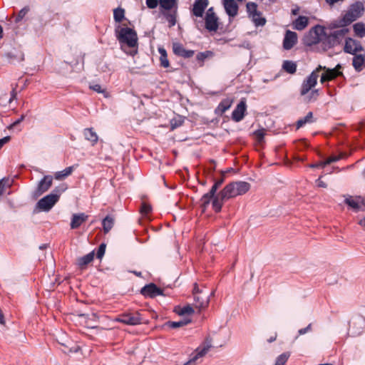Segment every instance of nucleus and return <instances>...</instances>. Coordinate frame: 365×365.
I'll list each match as a JSON object with an SVG mask.
<instances>
[{"instance_id": "f257e3e1", "label": "nucleus", "mask_w": 365, "mask_h": 365, "mask_svg": "<svg viewBox=\"0 0 365 365\" xmlns=\"http://www.w3.org/2000/svg\"><path fill=\"white\" fill-rule=\"evenodd\" d=\"M250 189V184L245 181H236L227 184L213 200L212 208L218 212L221 210L223 201L245 194Z\"/></svg>"}, {"instance_id": "f03ea898", "label": "nucleus", "mask_w": 365, "mask_h": 365, "mask_svg": "<svg viewBox=\"0 0 365 365\" xmlns=\"http://www.w3.org/2000/svg\"><path fill=\"white\" fill-rule=\"evenodd\" d=\"M326 70V73H323L321 77V82L324 83L327 81H330L339 74L340 72H338L335 68L334 69H327L326 67H322L319 66L316 71H313L306 80H304L302 83L300 93L302 96L306 95L313 87L317 84L318 74L317 72L320 70Z\"/></svg>"}, {"instance_id": "7ed1b4c3", "label": "nucleus", "mask_w": 365, "mask_h": 365, "mask_svg": "<svg viewBox=\"0 0 365 365\" xmlns=\"http://www.w3.org/2000/svg\"><path fill=\"white\" fill-rule=\"evenodd\" d=\"M364 12V6L362 2L356 1L350 5L349 9L340 21L341 26H346L355 21L362 16Z\"/></svg>"}, {"instance_id": "20e7f679", "label": "nucleus", "mask_w": 365, "mask_h": 365, "mask_svg": "<svg viewBox=\"0 0 365 365\" xmlns=\"http://www.w3.org/2000/svg\"><path fill=\"white\" fill-rule=\"evenodd\" d=\"M113 321L129 326H136L143 323L141 314L138 311H126L114 318Z\"/></svg>"}, {"instance_id": "39448f33", "label": "nucleus", "mask_w": 365, "mask_h": 365, "mask_svg": "<svg viewBox=\"0 0 365 365\" xmlns=\"http://www.w3.org/2000/svg\"><path fill=\"white\" fill-rule=\"evenodd\" d=\"M118 41L126 44L130 48H135L138 45V36L136 32L128 27L121 28L117 34Z\"/></svg>"}, {"instance_id": "423d86ee", "label": "nucleus", "mask_w": 365, "mask_h": 365, "mask_svg": "<svg viewBox=\"0 0 365 365\" xmlns=\"http://www.w3.org/2000/svg\"><path fill=\"white\" fill-rule=\"evenodd\" d=\"M211 347H212V340L208 336L205 339L202 344L196 349L195 355L183 365H195L197 360L204 356Z\"/></svg>"}, {"instance_id": "0eeeda50", "label": "nucleus", "mask_w": 365, "mask_h": 365, "mask_svg": "<svg viewBox=\"0 0 365 365\" xmlns=\"http://www.w3.org/2000/svg\"><path fill=\"white\" fill-rule=\"evenodd\" d=\"M341 26L339 29L334 31L326 36L324 43L328 47L331 48L339 44L348 33V29L345 28L344 26Z\"/></svg>"}, {"instance_id": "6e6552de", "label": "nucleus", "mask_w": 365, "mask_h": 365, "mask_svg": "<svg viewBox=\"0 0 365 365\" xmlns=\"http://www.w3.org/2000/svg\"><path fill=\"white\" fill-rule=\"evenodd\" d=\"M218 18L212 7L207 9L205 17V28L209 31H217L218 29Z\"/></svg>"}, {"instance_id": "1a4fd4ad", "label": "nucleus", "mask_w": 365, "mask_h": 365, "mask_svg": "<svg viewBox=\"0 0 365 365\" xmlns=\"http://www.w3.org/2000/svg\"><path fill=\"white\" fill-rule=\"evenodd\" d=\"M53 183V176L45 175L38 183L34 192V196L39 197L49 190Z\"/></svg>"}, {"instance_id": "9d476101", "label": "nucleus", "mask_w": 365, "mask_h": 365, "mask_svg": "<svg viewBox=\"0 0 365 365\" xmlns=\"http://www.w3.org/2000/svg\"><path fill=\"white\" fill-rule=\"evenodd\" d=\"M344 51L347 53L355 55L358 52L364 51V48L359 41L348 38L345 41Z\"/></svg>"}, {"instance_id": "9b49d317", "label": "nucleus", "mask_w": 365, "mask_h": 365, "mask_svg": "<svg viewBox=\"0 0 365 365\" xmlns=\"http://www.w3.org/2000/svg\"><path fill=\"white\" fill-rule=\"evenodd\" d=\"M57 202L55 196L48 194L38 200L37 207L42 211L48 212Z\"/></svg>"}, {"instance_id": "f8f14e48", "label": "nucleus", "mask_w": 365, "mask_h": 365, "mask_svg": "<svg viewBox=\"0 0 365 365\" xmlns=\"http://www.w3.org/2000/svg\"><path fill=\"white\" fill-rule=\"evenodd\" d=\"M218 187H219L215 183H214V185L211 187L210 192H208L207 193H205L202 197L200 202H201V206H202L203 210H205L207 207L210 201L212 200V202L213 200L217 196V195H215V193H216Z\"/></svg>"}, {"instance_id": "ddd939ff", "label": "nucleus", "mask_w": 365, "mask_h": 365, "mask_svg": "<svg viewBox=\"0 0 365 365\" xmlns=\"http://www.w3.org/2000/svg\"><path fill=\"white\" fill-rule=\"evenodd\" d=\"M218 187H219L215 183H214V185L211 187L210 192H208L207 193H205L202 197L200 202H201V206H202L203 210H205L207 207L210 201L212 200V202L213 200L217 196V195H215V193H216Z\"/></svg>"}, {"instance_id": "4468645a", "label": "nucleus", "mask_w": 365, "mask_h": 365, "mask_svg": "<svg viewBox=\"0 0 365 365\" xmlns=\"http://www.w3.org/2000/svg\"><path fill=\"white\" fill-rule=\"evenodd\" d=\"M141 293L145 297L153 298L156 296L163 295V290L155 284L150 283L142 288Z\"/></svg>"}, {"instance_id": "2eb2a0df", "label": "nucleus", "mask_w": 365, "mask_h": 365, "mask_svg": "<svg viewBox=\"0 0 365 365\" xmlns=\"http://www.w3.org/2000/svg\"><path fill=\"white\" fill-rule=\"evenodd\" d=\"M246 108H247L246 102L245 101H241L237 104V106H236L235 110L232 111V120H235V122L241 121L245 116V113L246 111Z\"/></svg>"}, {"instance_id": "dca6fc26", "label": "nucleus", "mask_w": 365, "mask_h": 365, "mask_svg": "<svg viewBox=\"0 0 365 365\" xmlns=\"http://www.w3.org/2000/svg\"><path fill=\"white\" fill-rule=\"evenodd\" d=\"M297 42V35L295 32L287 31L283 40V47L285 50L291 49Z\"/></svg>"}, {"instance_id": "f3484780", "label": "nucleus", "mask_w": 365, "mask_h": 365, "mask_svg": "<svg viewBox=\"0 0 365 365\" xmlns=\"http://www.w3.org/2000/svg\"><path fill=\"white\" fill-rule=\"evenodd\" d=\"M208 6V0H195L192 12L197 17H202L205 9Z\"/></svg>"}, {"instance_id": "a211bd4d", "label": "nucleus", "mask_w": 365, "mask_h": 365, "mask_svg": "<svg viewBox=\"0 0 365 365\" xmlns=\"http://www.w3.org/2000/svg\"><path fill=\"white\" fill-rule=\"evenodd\" d=\"M195 307L199 309H204L208 306L210 296L207 293L195 294L194 296Z\"/></svg>"}, {"instance_id": "6ab92c4d", "label": "nucleus", "mask_w": 365, "mask_h": 365, "mask_svg": "<svg viewBox=\"0 0 365 365\" xmlns=\"http://www.w3.org/2000/svg\"><path fill=\"white\" fill-rule=\"evenodd\" d=\"M223 5L230 17H235L238 12V5L234 0H224Z\"/></svg>"}, {"instance_id": "aec40b11", "label": "nucleus", "mask_w": 365, "mask_h": 365, "mask_svg": "<svg viewBox=\"0 0 365 365\" xmlns=\"http://www.w3.org/2000/svg\"><path fill=\"white\" fill-rule=\"evenodd\" d=\"M344 202L353 210L357 211L360 208L361 202H364V199L361 197H353L348 195L345 197Z\"/></svg>"}, {"instance_id": "412c9836", "label": "nucleus", "mask_w": 365, "mask_h": 365, "mask_svg": "<svg viewBox=\"0 0 365 365\" xmlns=\"http://www.w3.org/2000/svg\"><path fill=\"white\" fill-rule=\"evenodd\" d=\"M160 8L162 11H169L178 9V0H159Z\"/></svg>"}, {"instance_id": "4be33fe9", "label": "nucleus", "mask_w": 365, "mask_h": 365, "mask_svg": "<svg viewBox=\"0 0 365 365\" xmlns=\"http://www.w3.org/2000/svg\"><path fill=\"white\" fill-rule=\"evenodd\" d=\"M88 216L84 213L74 214L72 216L71 222V228L76 229L81 226V225L86 221Z\"/></svg>"}, {"instance_id": "5701e85b", "label": "nucleus", "mask_w": 365, "mask_h": 365, "mask_svg": "<svg viewBox=\"0 0 365 365\" xmlns=\"http://www.w3.org/2000/svg\"><path fill=\"white\" fill-rule=\"evenodd\" d=\"M352 65L356 71H361L365 67V56L357 53L354 55Z\"/></svg>"}, {"instance_id": "b1692460", "label": "nucleus", "mask_w": 365, "mask_h": 365, "mask_svg": "<svg viewBox=\"0 0 365 365\" xmlns=\"http://www.w3.org/2000/svg\"><path fill=\"white\" fill-rule=\"evenodd\" d=\"M294 29L302 31L306 28L308 24V18L304 16H299L294 22Z\"/></svg>"}, {"instance_id": "393cba45", "label": "nucleus", "mask_w": 365, "mask_h": 365, "mask_svg": "<svg viewBox=\"0 0 365 365\" xmlns=\"http://www.w3.org/2000/svg\"><path fill=\"white\" fill-rule=\"evenodd\" d=\"M94 258V251L91 252L90 253L80 257L78 259V264L81 267H84L90 262L93 260Z\"/></svg>"}, {"instance_id": "a878e982", "label": "nucleus", "mask_w": 365, "mask_h": 365, "mask_svg": "<svg viewBox=\"0 0 365 365\" xmlns=\"http://www.w3.org/2000/svg\"><path fill=\"white\" fill-rule=\"evenodd\" d=\"M83 135L86 139L91 142L93 145L96 143L98 140V137L96 133L93 130V128L84 129Z\"/></svg>"}, {"instance_id": "bb28decb", "label": "nucleus", "mask_w": 365, "mask_h": 365, "mask_svg": "<svg viewBox=\"0 0 365 365\" xmlns=\"http://www.w3.org/2000/svg\"><path fill=\"white\" fill-rule=\"evenodd\" d=\"M73 171V166H70L61 171L56 172L54 174V178L56 180H61L66 177L69 176L72 172Z\"/></svg>"}, {"instance_id": "cd10ccee", "label": "nucleus", "mask_w": 365, "mask_h": 365, "mask_svg": "<svg viewBox=\"0 0 365 365\" xmlns=\"http://www.w3.org/2000/svg\"><path fill=\"white\" fill-rule=\"evenodd\" d=\"M162 14L165 17L167 21L169 24V26H174L176 24V17H177V10H173L171 12L168 11H162Z\"/></svg>"}, {"instance_id": "c85d7f7f", "label": "nucleus", "mask_w": 365, "mask_h": 365, "mask_svg": "<svg viewBox=\"0 0 365 365\" xmlns=\"http://www.w3.org/2000/svg\"><path fill=\"white\" fill-rule=\"evenodd\" d=\"M114 218L107 215L102 221V225L105 233H108L113 227Z\"/></svg>"}, {"instance_id": "c756f323", "label": "nucleus", "mask_w": 365, "mask_h": 365, "mask_svg": "<svg viewBox=\"0 0 365 365\" xmlns=\"http://www.w3.org/2000/svg\"><path fill=\"white\" fill-rule=\"evenodd\" d=\"M282 68L288 73L293 74L296 72L297 64L292 61H284L282 64Z\"/></svg>"}, {"instance_id": "7c9ffc66", "label": "nucleus", "mask_w": 365, "mask_h": 365, "mask_svg": "<svg viewBox=\"0 0 365 365\" xmlns=\"http://www.w3.org/2000/svg\"><path fill=\"white\" fill-rule=\"evenodd\" d=\"M313 113L312 112H309L306 116L302 118H300L297 122V128L299 129L301 127L304 126L307 123H312Z\"/></svg>"}, {"instance_id": "2f4dec72", "label": "nucleus", "mask_w": 365, "mask_h": 365, "mask_svg": "<svg viewBox=\"0 0 365 365\" xmlns=\"http://www.w3.org/2000/svg\"><path fill=\"white\" fill-rule=\"evenodd\" d=\"M250 18L256 26H262L266 23V19L261 16L259 11L254 14Z\"/></svg>"}, {"instance_id": "473e14b6", "label": "nucleus", "mask_w": 365, "mask_h": 365, "mask_svg": "<svg viewBox=\"0 0 365 365\" xmlns=\"http://www.w3.org/2000/svg\"><path fill=\"white\" fill-rule=\"evenodd\" d=\"M66 189L67 185L66 184H61L56 187L50 194L55 196L56 200L58 201L60 196Z\"/></svg>"}, {"instance_id": "72a5a7b5", "label": "nucleus", "mask_w": 365, "mask_h": 365, "mask_svg": "<svg viewBox=\"0 0 365 365\" xmlns=\"http://www.w3.org/2000/svg\"><path fill=\"white\" fill-rule=\"evenodd\" d=\"M354 31L359 37L365 36V26L362 23H356L353 26Z\"/></svg>"}, {"instance_id": "f704fd0d", "label": "nucleus", "mask_w": 365, "mask_h": 365, "mask_svg": "<svg viewBox=\"0 0 365 365\" xmlns=\"http://www.w3.org/2000/svg\"><path fill=\"white\" fill-rule=\"evenodd\" d=\"M232 105V101L229 98L224 99L220 102L217 107V110L222 113L227 110Z\"/></svg>"}, {"instance_id": "c9c22d12", "label": "nucleus", "mask_w": 365, "mask_h": 365, "mask_svg": "<svg viewBox=\"0 0 365 365\" xmlns=\"http://www.w3.org/2000/svg\"><path fill=\"white\" fill-rule=\"evenodd\" d=\"M190 322H191L190 319H185L180 320L179 322H168L167 323V325L170 328L176 329V328H179L182 326L187 325L189 323H190Z\"/></svg>"}, {"instance_id": "e433bc0d", "label": "nucleus", "mask_w": 365, "mask_h": 365, "mask_svg": "<svg viewBox=\"0 0 365 365\" xmlns=\"http://www.w3.org/2000/svg\"><path fill=\"white\" fill-rule=\"evenodd\" d=\"M81 317H88V322H87V326L91 328H95L96 327V325H95L93 322H96L98 321V317L96 313H92L91 315L88 314H81Z\"/></svg>"}, {"instance_id": "4c0bfd02", "label": "nucleus", "mask_w": 365, "mask_h": 365, "mask_svg": "<svg viewBox=\"0 0 365 365\" xmlns=\"http://www.w3.org/2000/svg\"><path fill=\"white\" fill-rule=\"evenodd\" d=\"M124 16H125L124 9H123L121 8H117V9H114L113 18L116 22H118V23L121 22L122 20L124 19Z\"/></svg>"}, {"instance_id": "58836bf2", "label": "nucleus", "mask_w": 365, "mask_h": 365, "mask_svg": "<svg viewBox=\"0 0 365 365\" xmlns=\"http://www.w3.org/2000/svg\"><path fill=\"white\" fill-rule=\"evenodd\" d=\"M289 356L290 354L289 352L282 353L277 358L274 365H285Z\"/></svg>"}, {"instance_id": "ea45409f", "label": "nucleus", "mask_w": 365, "mask_h": 365, "mask_svg": "<svg viewBox=\"0 0 365 365\" xmlns=\"http://www.w3.org/2000/svg\"><path fill=\"white\" fill-rule=\"evenodd\" d=\"M176 312L179 315H185V314L189 315L194 312V309L191 305L187 304V305L183 307L182 308H180V309L178 311H176Z\"/></svg>"}, {"instance_id": "a19ab883", "label": "nucleus", "mask_w": 365, "mask_h": 365, "mask_svg": "<svg viewBox=\"0 0 365 365\" xmlns=\"http://www.w3.org/2000/svg\"><path fill=\"white\" fill-rule=\"evenodd\" d=\"M246 7L250 17L252 16L254 14L258 12L257 9V6L255 3L248 2Z\"/></svg>"}, {"instance_id": "79ce46f5", "label": "nucleus", "mask_w": 365, "mask_h": 365, "mask_svg": "<svg viewBox=\"0 0 365 365\" xmlns=\"http://www.w3.org/2000/svg\"><path fill=\"white\" fill-rule=\"evenodd\" d=\"M185 48L180 43H175L173 45V53L179 56H181Z\"/></svg>"}, {"instance_id": "37998d69", "label": "nucleus", "mask_w": 365, "mask_h": 365, "mask_svg": "<svg viewBox=\"0 0 365 365\" xmlns=\"http://www.w3.org/2000/svg\"><path fill=\"white\" fill-rule=\"evenodd\" d=\"M341 158V155H339V156H331L329 158H327L325 161L324 162H321V165H322L323 166H326L331 163H334V162H336L338 161L339 160H340Z\"/></svg>"}, {"instance_id": "c03bdc74", "label": "nucleus", "mask_w": 365, "mask_h": 365, "mask_svg": "<svg viewBox=\"0 0 365 365\" xmlns=\"http://www.w3.org/2000/svg\"><path fill=\"white\" fill-rule=\"evenodd\" d=\"M29 9L26 7L23 8L19 12L16 18V22H19L23 19V18L26 16V14L28 13Z\"/></svg>"}, {"instance_id": "a18cd8bd", "label": "nucleus", "mask_w": 365, "mask_h": 365, "mask_svg": "<svg viewBox=\"0 0 365 365\" xmlns=\"http://www.w3.org/2000/svg\"><path fill=\"white\" fill-rule=\"evenodd\" d=\"M105 252H106V245L103 243L99 246V247L98 249L97 254H96L97 258L101 259L103 257Z\"/></svg>"}, {"instance_id": "49530a36", "label": "nucleus", "mask_w": 365, "mask_h": 365, "mask_svg": "<svg viewBox=\"0 0 365 365\" xmlns=\"http://www.w3.org/2000/svg\"><path fill=\"white\" fill-rule=\"evenodd\" d=\"M145 4L149 9H155L159 4V0H145Z\"/></svg>"}, {"instance_id": "de8ad7c7", "label": "nucleus", "mask_w": 365, "mask_h": 365, "mask_svg": "<svg viewBox=\"0 0 365 365\" xmlns=\"http://www.w3.org/2000/svg\"><path fill=\"white\" fill-rule=\"evenodd\" d=\"M151 211V206L146 203H143L141 208H140V212L143 215H147Z\"/></svg>"}, {"instance_id": "09e8293b", "label": "nucleus", "mask_w": 365, "mask_h": 365, "mask_svg": "<svg viewBox=\"0 0 365 365\" xmlns=\"http://www.w3.org/2000/svg\"><path fill=\"white\" fill-rule=\"evenodd\" d=\"M264 133H265V130L264 129L257 130L255 132V135H256V137L259 141H262L263 140Z\"/></svg>"}, {"instance_id": "8fccbe9b", "label": "nucleus", "mask_w": 365, "mask_h": 365, "mask_svg": "<svg viewBox=\"0 0 365 365\" xmlns=\"http://www.w3.org/2000/svg\"><path fill=\"white\" fill-rule=\"evenodd\" d=\"M160 65L163 68H168L169 66V61L167 56L160 57Z\"/></svg>"}, {"instance_id": "3c124183", "label": "nucleus", "mask_w": 365, "mask_h": 365, "mask_svg": "<svg viewBox=\"0 0 365 365\" xmlns=\"http://www.w3.org/2000/svg\"><path fill=\"white\" fill-rule=\"evenodd\" d=\"M90 88L99 93H106L105 90L103 89L99 84L90 86Z\"/></svg>"}, {"instance_id": "603ef678", "label": "nucleus", "mask_w": 365, "mask_h": 365, "mask_svg": "<svg viewBox=\"0 0 365 365\" xmlns=\"http://www.w3.org/2000/svg\"><path fill=\"white\" fill-rule=\"evenodd\" d=\"M193 55H194V51H192V50H187V49L185 48L181 56L183 57V58H190Z\"/></svg>"}, {"instance_id": "864d4df0", "label": "nucleus", "mask_w": 365, "mask_h": 365, "mask_svg": "<svg viewBox=\"0 0 365 365\" xmlns=\"http://www.w3.org/2000/svg\"><path fill=\"white\" fill-rule=\"evenodd\" d=\"M311 329H312V324H309L307 327L300 329L298 331V334H299V335H303V334H305L306 333L310 331Z\"/></svg>"}, {"instance_id": "5fc2aeb1", "label": "nucleus", "mask_w": 365, "mask_h": 365, "mask_svg": "<svg viewBox=\"0 0 365 365\" xmlns=\"http://www.w3.org/2000/svg\"><path fill=\"white\" fill-rule=\"evenodd\" d=\"M344 0H325L326 3L330 6H334L336 4L343 2Z\"/></svg>"}, {"instance_id": "6e6d98bb", "label": "nucleus", "mask_w": 365, "mask_h": 365, "mask_svg": "<svg viewBox=\"0 0 365 365\" xmlns=\"http://www.w3.org/2000/svg\"><path fill=\"white\" fill-rule=\"evenodd\" d=\"M10 136H6L0 139V149L10 140Z\"/></svg>"}, {"instance_id": "4d7b16f0", "label": "nucleus", "mask_w": 365, "mask_h": 365, "mask_svg": "<svg viewBox=\"0 0 365 365\" xmlns=\"http://www.w3.org/2000/svg\"><path fill=\"white\" fill-rule=\"evenodd\" d=\"M207 57V55L205 53L200 52L197 55V59L200 61H203Z\"/></svg>"}, {"instance_id": "13d9d810", "label": "nucleus", "mask_w": 365, "mask_h": 365, "mask_svg": "<svg viewBox=\"0 0 365 365\" xmlns=\"http://www.w3.org/2000/svg\"><path fill=\"white\" fill-rule=\"evenodd\" d=\"M24 118V115H21L18 120H16L15 122H14L9 127V128L11 129L12 128H14V126L17 125L18 124H19Z\"/></svg>"}, {"instance_id": "bf43d9fd", "label": "nucleus", "mask_w": 365, "mask_h": 365, "mask_svg": "<svg viewBox=\"0 0 365 365\" xmlns=\"http://www.w3.org/2000/svg\"><path fill=\"white\" fill-rule=\"evenodd\" d=\"M192 293L195 296V294H202L204 292L202 290H200L197 284H195Z\"/></svg>"}, {"instance_id": "052dcab7", "label": "nucleus", "mask_w": 365, "mask_h": 365, "mask_svg": "<svg viewBox=\"0 0 365 365\" xmlns=\"http://www.w3.org/2000/svg\"><path fill=\"white\" fill-rule=\"evenodd\" d=\"M4 179L0 180V196L2 195L4 192L5 185L4 184Z\"/></svg>"}, {"instance_id": "680f3d73", "label": "nucleus", "mask_w": 365, "mask_h": 365, "mask_svg": "<svg viewBox=\"0 0 365 365\" xmlns=\"http://www.w3.org/2000/svg\"><path fill=\"white\" fill-rule=\"evenodd\" d=\"M158 51H159V53L160 54V56H167V52L165 48H159Z\"/></svg>"}, {"instance_id": "e2e57ef3", "label": "nucleus", "mask_w": 365, "mask_h": 365, "mask_svg": "<svg viewBox=\"0 0 365 365\" xmlns=\"http://www.w3.org/2000/svg\"><path fill=\"white\" fill-rule=\"evenodd\" d=\"M181 124H182V121H180L179 123L178 122H175V123H173V121H171L172 129H174V128L180 126Z\"/></svg>"}, {"instance_id": "0e129e2a", "label": "nucleus", "mask_w": 365, "mask_h": 365, "mask_svg": "<svg viewBox=\"0 0 365 365\" xmlns=\"http://www.w3.org/2000/svg\"><path fill=\"white\" fill-rule=\"evenodd\" d=\"M224 182V178L222 177L219 180H217L215 183L218 186L220 187Z\"/></svg>"}, {"instance_id": "69168bd1", "label": "nucleus", "mask_w": 365, "mask_h": 365, "mask_svg": "<svg viewBox=\"0 0 365 365\" xmlns=\"http://www.w3.org/2000/svg\"><path fill=\"white\" fill-rule=\"evenodd\" d=\"M317 184H318V186H319V187H327L326 183H324L323 181H321L319 179L317 180Z\"/></svg>"}, {"instance_id": "338daca9", "label": "nucleus", "mask_w": 365, "mask_h": 365, "mask_svg": "<svg viewBox=\"0 0 365 365\" xmlns=\"http://www.w3.org/2000/svg\"><path fill=\"white\" fill-rule=\"evenodd\" d=\"M276 339H277V334H275L274 336H271L270 338H269L267 339V342L272 343V342L276 340Z\"/></svg>"}, {"instance_id": "774afa93", "label": "nucleus", "mask_w": 365, "mask_h": 365, "mask_svg": "<svg viewBox=\"0 0 365 365\" xmlns=\"http://www.w3.org/2000/svg\"><path fill=\"white\" fill-rule=\"evenodd\" d=\"M359 225H360L361 226L365 227V216L364 217L363 219L359 220Z\"/></svg>"}]
</instances>
